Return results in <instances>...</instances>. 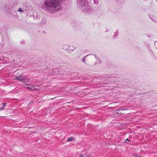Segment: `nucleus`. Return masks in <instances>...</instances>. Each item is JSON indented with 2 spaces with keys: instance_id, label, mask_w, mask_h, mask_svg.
Listing matches in <instances>:
<instances>
[{
  "instance_id": "4468645a",
  "label": "nucleus",
  "mask_w": 157,
  "mask_h": 157,
  "mask_svg": "<svg viewBox=\"0 0 157 157\" xmlns=\"http://www.w3.org/2000/svg\"><path fill=\"white\" fill-rule=\"evenodd\" d=\"M31 88H32L31 89V90H33L34 89H36L33 86H31Z\"/></svg>"
},
{
  "instance_id": "7ed1b4c3",
  "label": "nucleus",
  "mask_w": 157,
  "mask_h": 157,
  "mask_svg": "<svg viewBox=\"0 0 157 157\" xmlns=\"http://www.w3.org/2000/svg\"><path fill=\"white\" fill-rule=\"evenodd\" d=\"M77 2L78 6L83 8V9H84L82 6L84 5H87L88 2L87 0H77ZM86 6L87 7V6Z\"/></svg>"
},
{
  "instance_id": "f257e3e1",
  "label": "nucleus",
  "mask_w": 157,
  "mask_h": 157,
  "mask_svg": "<svg viewBox=\"0 0 157 157\" xmlns=\"http://www.w3.org/2000/svg\"><path fill=\"white\" fill-rule=\"evenodd\" d=\"M44 0V3L41 5L42 9L48 12L53 13L61 10L60 4L65 0Z\"/></svg>"
},
{
  "instance_id": "f8f14e48",
  "label": "nucleus",
  "mask_w": 157,
  "mask_h": 157,
  "mask_svg": "<svg viewBox=\"0 0 157 157\" xmlns=\"http://www.w3.org/2000/svg\"><path fill=\"white\" fill-rule=\"evenodd\" d=\"M18 11L20 12H23L24 11L21 8H19L18 10Z\"/></svg>"
},
{
  "instance_id": "20e7f679",
  "label": "nucleus",
  "mask_w": 157,
  "mask_h": 157,
  "mask_svg": "<svg viewBox=\"0 0 157 157\" xmlns=\"http://www.w3.org/2000/svg\"><path fill=\"white\" fill-rule=\"evenodd\" d=\"M83 6H82L84 7V9H83V8H82L81 7L80 8V9L83 11V12L89 13H91L92 11V9L89 6L88 2L87 3V5H86L87 6V7L85 5H84Z\"/></svg>"
},
{
  "instance_id": "412c9836",
  "label": "nucleus",
  "mask_w": 157,
  "mask_h": 157,
  "mask_svg": "<svg viewBox=\"0 0 157 157\" xmlns=\"http://www.w3.org/2000/svg\"><path fill=\"white\" fill-rule=\"evenodd\" d=\"M156 1L157 2V0H156Z\"/></svg>"
},
{
  "instance_id": "f03ea898",
  "label": "nucleus",
  "mask_w": 157,
  "mask_h": 157,
  "mask_svg": "<svg viewBox=\"0 0 157 157\" xmlns=\"http://www.w3.org/2000/svg\"><path fill=\"white\" fill-rule=\"evenodd\" d=\"M63 48L66 51L69 53H71L76 48V47L74 46L69 45L67 44H64Z\"/></svg>"
},
{
  "instance_id": "9b49d317",
  "label": "nucleus",
  "mask_w": 157,
  "mask_h": 157,
  "mask_svg": "<svg viewBox=\"0 0 157 157\" xmlns=\"http://www.w3.org/2000/svg\"><path fill=\"white\" fill-rule=\"evenodd\" d=\"M85 155L86 157H91V155L89 154H87L86 153L85 154Z\"/></svg>"
},
{
  "instance_id": "dca6fc26",
  "label": "nucleus",
  "mask_w": 157,
  "mask_h": 157,
  "mask_svg": "<svg viewBox=\"0 0 157 157\" xmlns=\"http://www.w3.org/2000/svg\"><path fill=\"white\" fill-rule=\"evenodd\" d=\"M79 157H84V155L83 154H81L80 155Z\"/></svg>"
},
{
  "instance_id": "2eb2a0df",
  "label": "nucleus",
  "mask_w": 157,
  "mask_h": 157,
  "mask_svg": "<svg viewBox=\"0 0 157 157\" xmlns=\"http://www.w3.org/2000/svg\"><path fill=\"white\" fill-rule=\"evenodd\" d=\"M123 110L122 109H118L117 110V113H119L118 112H120L121 110Z\"/></svg>"
},
{
  "instance_id": "1a4fd4ad",
  "label": "nucleus",
  "mask_w": 157,
  "mask_h": 157,
  "mask_svg": "<svg viewBox=\"0 0 157 157\" xmlns=\"http://www.w3.org/2000/svg\"><path fill=\"white\" fill-rule=\"evenodd\" d=\"M99 0H94V2L95 4H98Z\"/></svg>"
},
{
  "instance_id": "aec40b11",
  "label": "nucleus",
  "mask_w": 157,
  "mask_h": 157,
  "mask_svg": "<svg viewBox=\"0 0 157 157\" xmlns=\"http://www.w3.org/2000/svg\"><path fill=\"white\" fill-rule=\"evenodd\" d=\"M3 107H4L5 106V104H4V103H3Z\"/></svg>"
},
{
  "instance_id": "f3484780",
  "label": "nucleus",
  "mask_w": 157,
  "mask_h": 157,
  "mask_svg": "<svg viewBox=\"0 0 157 157\" xmlns=\"http://www.w3.org/2000/svg\"><path fill=\"white\" fill-rule=\"evenodd\" d=\"M31 86H27V88H28V89H30L31 90V89L32 88H31Z\"/></svg>"
},
{
  "instance_id": "ddd939ff",
  "label": "nucleus",
  "mask_w": 157,
  "mask_h": 157,
  "mask_svg": "<svg viewBox=\"0 0 157 157\" xmlns=\"http://www.w3.org/2000/svg\"><path fill=\"white\" fill-rule=\"evenodd\" d=\"M130 141L129 140V139L128 138H127L124 141V143H127V141Z\"/></svg>"
},
{
  "instance_id": "a211bd4d",
  "label": "nucleus",
  "mask_w": 157,
  "mask_h": 157,
  "mask_svg": "<svg viewBox=\"0 0 157 157\" xmlns=\"http://www.w3.org/2000/svg\"><path fill=\"white\" fill-rule=\"evenodd\" d=\"M135 157H141L140 155H135Z\"/></svg>"
},
{
  "instance_id": "39448f33",
  "label": "nucleus",
  "mask_w": 157,
  "mask_h": 157,
  "mask_svg": "<svg viewBox=\"0 0 157 157\" xmlns=\"http://www.w3.org/2000/svg\"><path fill=\"white\" fill-rule=\"evenodd\" d=\"M26 76L22 75H20L15 78V79L20 81H26Z\"/></svg>"
},
{
  "instance_id": "0eeeda50",
  "label": "nucleus",
  "mask_w": 157,
  "mask_h": 157,
  "mask_svg": "<svg viewBox=\"0 0 157 157\" xmlns=\"http://www.w3.org/2000/svg\"><path fill=\"white\" fill-rule=\"evenodd\" d=\"M73 140H74V138L72 137H71L68 139L67 141L69 142L72 141Z\"/></svg>"
},
{
  "instance_id": "6e6552de",
  "label": "nucleus",
  "mask_w": 157,
  "mask_h": 157,
  "mask_svg": "<svg viewBox=\"0 0 157 157\" xmlns=\"http://www.w3.org/2000/svg\"><path fill=\"white\" fill-rule=\"evenodd\" d=\"M4 9L6 11H8V10H9V6L6 7H5L4 8Z\"/></svg>"
},
{
  "instance_id": "9d476101",
  "label": "nucleus",
  "mask_w": 157,
  "mask_h": 157,
  "mask_svg": "<svg viewBox=\"0 0 157 157\" xmlns=\"http://www.w3.org/2000/svg\"><path fill=\"white\" fill-rule=\"evenodd\" d=\"M118 32L117 31L115 33V34L114 35V37H116L118 35Z\"/></svg>"
},
{
  "instance_id": "423d86ee",
  "label": "nucleus",
  "mask_w": 157,
  "mask_h": 157,
  "mask_svg": "<svg viewBox=\"0 0 157 157\" xmlns=\"http://www.w3.org/2000/svg\"><path fill=\"white\" fill-rule=\"evenodd\" d=\"M88 55H87L84 56V57L82 58V61L83 62H84V63H86L85 59H86V58L87 57V56H88Z\"/></svg>"
},
{
  "instance_id": "6ab92c4d",
  "label": "nucleus",
  "mask_w": 157,
  "mask_h": 157,
  "mask_svg": "<svg viewBox=\"0 0 157 157\" xmlns=\"http://www.w3.org/2000/svg\"><path fill=\"white\" fill-rule=\"evenodd\" d=\"M4 108V107H2V108H1L0 109H1V110H2L3 109V108Z\"/></svg>"
}]
</instances>
